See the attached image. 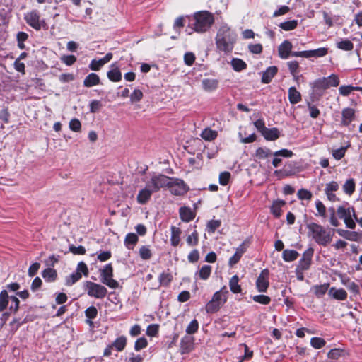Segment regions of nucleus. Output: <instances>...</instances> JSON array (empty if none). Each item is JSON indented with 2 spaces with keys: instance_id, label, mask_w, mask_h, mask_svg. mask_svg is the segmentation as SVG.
<instances>
[{
  "instance_id": "c85d7f7f",
  "label": "nucleus",
  "mask_w": 362,
  "mask_h": 362,
  "mask_svg": "<svg viewBox=\"0 0 362 362\" xmlns=\"http://www.w3.org/2000/svg\"><path fill=\"white\" fill-rule=\"evenodd\" d=\"M238 281L239 278L237 275H234L230 280V289L234 293H239L241 292V287L238 284Z\"/></svg>"
},
{
  "instance_id": "3c124183",
  "label": "nucleus",
  "mask_w": 362,
  "mask_h": 362,
  "mask_svg": "<svg viewBox=\"0 0 362 362\" xmlns=\"http://www.w3.org/2000/svg\"><path fill=\"white\" fill-rule=\"evenodd\" d=\"M199 323L197 320H193L187 327L186 332L189 334H194L198 330Z\"/></svg>"
},
{
  "instance_id": "c9c22d12",
  "label": "nucleus",
  "mask_w": 362,
  "mask_h": 362,
  "mask_svg": "<svg viewBox=\"0 0 362 362\" xmlns=\"http://www.w3.org/2000/svg\"><path fill=\"white\" fill-rule=\"evenodd\" d=\"M187 244L189 246H196L199 243V233L197 230L193 231L186 238Z\"/></svg>"
},
{
  "instance_id": "49530a36",
  "label": "nucleus",
  "mask_w": 362,
  "mask_h": 362,
  "mask_svg": "<svg viewBox=\"0 0 362 362\" xmlns=\"http://www.w3.org/2000/svg\"><path fill=\"white\" fill-rule=\"evenodd\" d=\"M337 47L343 50L351 51L354 48V45L350 40H345L338 42Z\"/></svg>"
},
{
  "instance_id": "5fc2aeb1",
  "label": "nucleus",
  "mask_w": 362,
  "mask_h": 362,
  "mask_svg": "<svg viewBox=\"0 0 362 362\" xmlns=\"http://www.w3.org/2000/svg\"><path fill=\"white\" fill-rule=\"evenodd\" d=\"M143 98V93L139 89H135L130 95V100L132 103L139 102Z\"/></svg>"
},
{
  "instance_id": "a18cd8bd",
  "label": "nucleus",
  "mask_w": 362,
  "mask_h": 362,
  "mask_svg": "<svg viewBox=\"0 0 362 362\" xmlns=\"http://www.w3.org/2000/svg\"><path fill=\"white\" fill-rule=\"evenodd\" d=\"M272 154L269 149L258 148L256 150L255 156L259 159H264L269 157Z\"/></svg>"
},
{
  "instance_id": "774afa93",
  "label": "nucleus",
  "mask_w": 362,
  "mask_h": 362,
  "mask_svg": "<svg viewBox=\"0 0 362 362\" xmlns=\"http://www.w3.org/2000/svg\"><path fill=\"white\" fill-rule=\"evenodd\" d=\"M195 55L192 52H187L184 56L185 63L187 66H192L195 61Z\"/></svg>"
},
{
  "instance_id": "603ef678",
  "label": "nucleus",
  "mask_w": 362,
  "mask_h": 362,
  "mask_svg": "<svg viewBox=\"0 0 362 362\" xmlns=\"http://www.w3.org/2000/svg\"><path fill=\"white\" fill-rule=\"evenodd\" d=\"M310 344L314 348L320 349L325 345V341L320 337H313Z\"/></svg>"
},
{
  "instance_id": "09e8293b",
  "label": "nucleus",
  "mask_w": 362,
  "mask_h": 362,
  "mask_svg": "<svg viewBox=\"0 0 362 362\" xmlns=\"http://www.w3.org/2000/svg\"><path fill=\"white\" fill-rule=\"evenodd\" d=\"M297 195L300 199L310 200L313 197L312 193L305 189L298 190Z\"/></svg>"
},
{
  "instance_id": "ea45409f",
  "label": "nucleus",
  "mask_w": 362,
  "mask_h": 362,
  "mask_svg": "<svg viewBox=\"0 0 362 362\" xmlns=\"http://www.w3.org/2000/svg\"><path fill=\"white\" fill-rule=\"evenodd\" d=\"M127 344V339L125 337L122 336L115 339L112 343V346L115 347L117 351H122Z\"/></svg>"
},
{
  "instance_id": "f704fd0d",
  "label": "nucleus",
  "mask_w": 362,
  "mask_h": 362,
  "mask_svg": "<svg viewBox=\"0 0 362 362\" xmlns=\"http://www.w3.org/2000/svg\"><path fill=\"white\" fill-rule=\"evenodd\" d=\"M201 136L206 141H211L216 138L217 132L209 128H206L202 132Z\"/></svg>"
},
{
  "instance_id": "dca6fc26",
  "label": "nucleus",
  "mask_w": 362,
  "mask_h": 362,
  "mask_svg": "<svg viewBox=\"0 0 362 362\" xmlns=\"http://www.w3.org/2000/svg\"><path fill=\"white\" fill-rule=\"evenodd\" d=\"M337 233L340 236L350 241H358L361 238L360 233L356 231L338 229Z\"/></svg>"
},
{
  "instance_id": "864d4df0",
  "label": "nucleus",
  "mask_w": 362,
  "mask_h": 362,
  "mask_svg": "<svg viewBox=\"0 0 362 362\" xmlns=\"http://www.w3.org/2000/svg\"><path fill=\"white\" fill-rule=\"evenodd\" d=\"M221 221L211 220L207 223V230L210 233H214L221 226Z\"/></svg>"
},
{
  "instance_id": "f257e3e1",
  "label": "nucleus",
  "mask_w": 362,
  "mask_h": 362,
  "mask_svg": "<svg viewBox=\"0 0 362 362\" xmlns=\"http://www.w3.org/2000/svg\"><path fill=\"white\" fill-rule=\"evenodd\" d=\"M168 181L167 176L164 175H153L150 180L146 182V186L139 190L136 197L137 202L140 204L147 203L150 200L152 194L165 187V185L168 184Z\"/></svg>"
},
{
  "instance_id": "aec40b11",
  "label": "nucleus",
  "mask_w": 362,
  "mask_h": 362,
  "mask_svg": "<svg viewBox=\"0 0 362 362\" xmlns=\"http://www.w3.org/2000/svg\"><path fill=\"white\" fill-rule=\"evenodd\" d=\"M170 243L173 246L177 247L180 242L181 230L175 226H172L171 228Z\"/></svg>"
},
{
  "instance_id": "de8ad7c7",
  "label": "nucleus",
  "mask_w": 362,
  "mask_h": 362,
  "mask_svg": "<svg viewBox=\"0 0 362 362\" xmlns=\"http://www.w3.org/2000/svg\"><path fill=\"white\" fill-rule=\"evenodd\" d=\"M139 255L141 259L147 260L151 259L152 256L151 250L146 246H142L139 249Z\"/></svg>"
},
{
  "instance_id": "4468645a",
  "label": "nucleus",
  "mask_w": 362,
  "mask_h": 362,
  "mask_svg": "<svg viewBox=\"0 0 362 362\" xmlns=\"http://www.w3.org/2000/svg\"><path fill=\"white\" fill-rule=\"evenodd\" d=\"M194 349V338L191 337H184L180 343L181 354L189 353Z\"/></svg>"
},
{
  "instance_id": "0eeeda50",
  "label": "nucleus",
  "mask_w": 362,
  "mask_h": 362,
  "mask_svg": "<svg viewBox=\"0 0 362 362\" xmlns=\"http://www.w3.org/2000/svg\"><path fill=\"white\" fill-rule=\"evenodd\" d=\"M86 288L88 295L96 298H103L107 293L105 286L92 281H86Z\"/></svg>"
},
{
  "instance_id": "79ce46f5",
  "label": "nucleus",
  "mask_w": 362,
  "mask_h": 362,
  "mask_svg": "<svg viewBox=\"0 0 362 362\" xmlns=\"http://www.w3.org/2000/svg\"><path fill=\"white\" fill-rule=\"evenodd\" d=\"M308 58L313 57H323L327 54V49L319 48L314 50L307 51Z\"/></svg>"
},
{
  "instance_id": "bf43d9fd",
  "label": "nucleus",
  "mask_w": 362,
  "mask_h": 362,
  "mask_svg": "<svg viewBox=\"0 0 362 362\" xmlns=\"http://www.w3.org/2000/svg\"><path fill=\"white\" fill-rule=\"evenodd\" d=\"M326 79L327 80L329 88L330 86L336 87L339 83V78L336 74H331L329 77H327Z\"/></svg>"
},
{
  "instance_id": "6e6d98bb",
  "label": "nucleus",
  "mask_w": 362,
  "mask_h": 362,
  "mask_svg": "<svg viewBox=\"0 0 362 362\" xmlns=\"http://www.w3.org/2000/svg\"><path fill=\"white\" fill-rule=\"evenodd\" d=\"M81 278V274H79L76 271L66 278V284L72 285L78 281Z\"/></svg>"
},
{
  "instance_id": "9b49d317",
  "label": "nucleus",
  "mask_w": 362,
  "mask_h": 362,
  "mask_svg": "<svg viewBox=\"0 0 362 362\" xmlns=\"http://www.w3.org/2000/svg\"><path fill=\"white\" fill-rule=\"evenodd\" d=\"M313 253V252L312 250L305 251L303 255V257L299 261L297 269L303 271L308 270L311 264Z\"/></svg>"
},
{
  "instance_id": "6e6552de",
  "label": "nucleus",
  "mask_w": 362,
  "mask_h": 362,
  "mask_svg": "<svg viewBox=\"0 0 362 362\" xmlns=\"http://www.w3.org/2000/svg\"><path fill=\"white\" fill-rule=\"evenodd\" d=\"M24 18L26 23L36 30H40L45 25V21L40 19V14L36 10L28 12Z\"/></svg>"
},
{
  "instance_id": "4c0bfd02",
  "label": "nucleus",
  "mask_w": 362,
  "mask_h": 362,
  "mask_svg": "<svg viewBox=\"0 0 362 362\" xmlns=\"http://www.w3.org/2000/svg\"><path fill=\"white\" fill-rule=\"evenodd\" d=\"M231 66H233V69L236 71H240L245 69H246L247 64L246 63L238 58L233 59L231 61Z\"/></svg>"
},
{
  "instance_id": "e433bc0d",
  "label": "nucleus",
  "mask_w": 362,
  "mask_h": 362,
  "mask_svg": "<svg viewBox=\"0 0 362 362\" xmlns=\"http://www.w3.org/2000/svg\"><path fill=\"white\" fill-rule=\"evenodd\" d=\"M283 259L286 262H291L297 259L298 256V252L293 250H285L283 252Z\"/></svg>"
},
{
  "instance_id": "423d86ee",
  "label": "nucleus",
  "mask_w": 362,
  "mask_h": 362,
  "mask_svg": "<svg viewBox=\"0 0 362 362\" xmlns=\"http://www.w3.org/2000/svg\"><path fill=\"white\" fill-rule=\"evenodd\" d=\"M101 281L111 288H117L119 283L112 279L113 269L111 264H107L104 268L100 269Z\"/></svg>"
},
{
  "instance_id": "b1692460",
  "label": "nucleus",
  "mask_w": 362,
  "mask_h": 362,
  "mask_svg": "<svg viewBox=\"0 0 362 362\" xmlns=\"http://www.w3.org/2000/svg\"><path fill=\"white\" fill-rule=\"evenodd\" d=\"M100 83L99 76L94 73H91L88 74L83 81V85L86 87H92L93 86L98 85Z\"/></svg>"
},
{
  "instance_id": "473e14b6",
  "label": "nucleus",
  "mask_w": 362,
  "mask_h": 362,
  "mask_svg": "<svg viewBox=\"0 0 362 362\" xmlns=\"http://www.w3.org/2000/svg\"><path fill=\"white\" fill-rule=\"evenodd\" d=\"M138 242V237L135 233H129L127 235L124 243L129 249H132Z\"/></svg>"
},
{
  "instance_id": "1a4fd4ad",
  "label": "nucleus",
  "mask_w": 362,
  "mask_h": 362,
  "mask_svg": "<svg viewBox=\"0 0 362 362\" xmlns=\"http://www.w3.org/2000/svg\"><path fill=\"white\" fill-rule=\"evenodd\" d=\"M167 178L169 181L168 184L165 185V187H168L172 194L180 196L187 192L188 188L182 180L178 179L174 180L168 177H167Z\"/></svg>"
},
{
  "instance_id": "2eb2a0df",
  "label": "nucleus",
  "mask_w": 362,
  "mask_h": 362,
  "mask_svg": "<svg viewBox=\"0 0 362 362\" xmlns=\"http://www.w3.org/2000/svg\"><path fill=\"white\" fill-rule=\"evenodd\" d=\"M203 89L206 92H212L218 86V81L215 78H204L202 81Z\"/></svg>"
},
{
  "instance_id": "bb28decb",
  "label": "nucleus",
  "mask_w": 362,
  "mask_h": 362,
  "mask_svg": "<svg viewBox=\"0 0 362 362\" xmlns=\"http://www.w3.org/2000/svg\"><path fill=\"white\" fill-rule=\"evenodd\" d=\"M329 284L316 285L312 288V290L313 291L315 295L317 298H320L326 293V292L327 291V290L329 288Z\"/></svg>"
},
{
  "instance_id": "a19ab883",
  "label": "nucleus",
  "mask_w": 362,
  "mask_h": 362,
  "mask_svg": "<svg viewBox=\"0 0 362 362\" xmlns=\"http://www.w3.org/2000/svg\"><path fill=\"white\" fill-rule=\"evenodd\" d=\"M298 25V21L296 20L288 21L280 23L279 27L284 30H292L295 29Z\"/></svg>"
},
{
  "instance_id": "338daca9",
  "label": "nucleus",
  "mask_w": 362,
  "mask_h": 362,
  "mask_svg": "<svg viewBox=\"0 0 362 362\" xmlns=\"http://www.w3.org/2000/svg\"><path fill=\"white\" fill-rule=\"evenodd\" d=\"M61 60L65 64L71 66L76 61V57L74 55H64L61 57Z\"/></svg>"
},
{
  "instance_id": "cd10ccee",
  "label": "nucleus",
  "mask_w": 362,
  "mask_h": 362,
  "mask_svg": "<svg viewBox=\"0 0 362 362\" xmlns=\"http://www.w3.org/2000/svg\"><path fill=\"white\" fill-rule=\"evenodd\" d=\"M108 78L114 82H118L122 79V73L117 67H114L107 72Z\"/></svg>"
},
{
  "instance_id": "4be33fe9",
  "label": "nucleus",
  "mask_w": 362,
  "mask_h": 362,
  "mask_svg": "<svg viewBox=\"0 0 362 362\" xmlns=\"http://www.w3.org/2000/svg\"><path fill=\"white\" fill-rule=\"evenodd\" d=\"M329 294L333 298L340 300H344L347 297L346 291L342 288L336 289L335 288H331L329 291Z\"/></svg>"
},
{
  "instance_id": "ddd939ff",
  "label": "nucleus",
  "mask_w": 362,
  "mask_h": 362,
  "mask_svg": "<svg viewBox=\"0 0 362 362\" xmlns=\"http://www.w3.org/2000/svg\"><path fill=\"white\" fill-rule=\"evenodd\" d=\"M291 42L288 40H285L278 48L279 57L282 59H287L291 53Z\"/></svg>"
},
{
  "instance_id": "f03ea898",
  "label": "nucleus",
  "mask_w": 362,
  "mask_h": 362,
  "mask_svg": "<svg viewBox=\"0 0 362 362\" xmlns=\"http://www.w3.org/2000/svg\"><path fill=\"white\" fill-rule=\"evenodd\" d=\"M237 35L226 25L221 26L216 36V45L218 51L228 54L232 52L236 42Z\"/></svg>"
},
{
  "instance_id": "20e7f679",
  "label": "nucleus",
  "mask_w": 362,
  "mask_h": 362,
  "mask_svg": "<svg viewBox=\"0 0 362 362\" xmlns=\"http://www.w3.org/2000/svg\"><path fill=\"white\" fill-rule=\"evenodd\" d=\"M309 233L319 245L326 246L331 243L332 235L326 230L322 226L315 223H310L307 226Z\"/></svg>"
},
{
  "instance_id": "680f3d73",
  "label": "nucleus",
  "mask_w": 362,
  "mask_h": 362,
  "mask_svg": "<svg viewBox=\"0 0 362 362\" xmlns=\"http://www.w3.org/2000/svg\"><path fill=\"white\" fill-rule=\"evenodd\" d=\"M148 344V342H147V340L146 339H145L144 337H141V338H139L136 342H135V345H134V349L136 350V351H139L144 348H145Z\"/></svg>"
},
{
  "instance_id": "412c9836",
  "label": "nucleus",
  "mask_w": 362,
  "mask_h": 362,
  "mask_svg": "<svg viewBox=\"0 0 362 362\" xmlns=\"http://www.w3.org/2000/svg\"><path fill=\"white\" fill-rule=\"evenodd\" d=\"M245 252V247L244 246V245H240L237 249H236V251H235V253L234 254V255L233 257H231L229 259V265L230 267H233V265H235V264H237L238 262V261L240 260V257H242L243 254Z\"/></svg>"
},
{
  "instance_id": "f8f14e48",
  "label": "nucleus",
  "mask_w": 362,
  "mask_h": 362,
  "mask_svg": "<svg viewBox=\"0 0 362 362\" xmlns=\"http://www.w3.org/2000/svg\"><path fill=\"white\" fill-rule=\"evenodd\" d=\"M112 58V53H107L106 55L99 59H93L91 61L89 67L93 71H98L100 69V68L105 65L106 63L109 62Z\"/></svg>"
},
{
  "instance_id": "7c9ffc66",
  "label": "nucleus",
  "mask_w": 362,
  "mask_h": 362,
  "mask_svg": "<svg viewBox=\"0 0 362 362\" xmlns=\"http://www.w3.org/2000/svg\"><path fill=\"white\" fill-rule=\"evenodd\" d=\"M42 277L47 281H54L57 276V274L56 270L52 268H47L42 272Z\"/></svg>"
},
{
  "instance_id": "4d7b16f0",
  "label": "nucleus",
  "mask_w": 362,
  "mask_h": 362,
  "mask_svg": "<svg viewBox=\"0 0 362 362\" xmlns=\"http://www.w3.org/2000/svg\"><path fill=\"white\" fill-rule=\"evenodd\" d=\"M69 251L74 255H84L86 250L85 247L82 245L76 247L74 245H71L69 246Z\"/></svg>"
},
{
  "instance_id": "a878e982",
  "label": "nucleus",
  "mask_w": 362,
  "mask_h": 362,
  "mask_svg": "<svg viewBox=\"0 0 362 362\" xmlns=\"http://www.w3.org/2000/svg\"><path fill=\"white\" fill-rule=\"evenodd\" d=\"M354 117V110L346 108L342 111V122L344 125H349Z\"/></svg>"
},
{
  "instance_id": "5701e85b",
  "label": "nucleus",
  "mask_w": 362,
  "mask_h": 362,
  "mask_svg": "<svg viewBox=\"0 0 362 362\" xmlns=\"http://www.w3.org/2000/svg\"><path fill=\"white\" fill-rule=\"evenodd\" d=\"M279 131L277 128H267L263 132L262 135L265 139L269 141H274L279 137Z\"/></svg>"
},
{
  "instance_id": "052dcab7",
  "label": "nucleus",
  "mask_w": 362,
  "mask_h": 362,
  "mask_svg": "<svg viewBox=\"0 0 362 362\" xmlns=\"http://www.w3.org/2000/svg\"><path fill=\"white\" fill-rule=\"evenodd\" d=\"M69 128L76 132H78L81 128V124L78 119H72L69 122Z\"/></svg>"
},
{
  "instance_id": "c03bdc74",
  "label": "nucleus",
  "mask_w": 362,
  "mask_h": 362,
  "mask_svg": "<svg viewBox=\"0 0 362 362\" xmlns=\"http://www.w3.org/2000/svg\"><path fill=\"white\" fill-rule=\"evenodd\" d=\"M211 272V267L209 265L203 266L199 272V276L200 279L206 280L207 279Z\"/></svg>"
},
{
  "instance_id": "58836bf2",
  "label": "nucleus",
  "mask_w": 362,
  "mask_h": 362,
  "mask_svg": "<svg viewBox=\"0 0 362 362\" xmlns=\"http://www.w3.org/2000/svg\"><path fill=\"white\" fill-rule=\"evenodd\" d=\"M343 189L346 194L349 195L352 194L355 190V182L354 179L347 180L343 185Z\"/></svg>"
},
{
  "instance_id": "72a5a7b5",
  "label": "nucleus",
  "mask_w": 362,
  "mask_h": 362,
  "mask_svg": "<svg viewBox=\"0 0 362 362\" xmlns=\"http://www.w3.org/2000/svg\"><path fill=\"white\" fill-rule=\"evenodd\" d=\"M326 77L319 78L314 81L313 88L315 90H325L329 88Z\"/></svg>"
},
{
  "instance_id": "8fccbe9b",
  "label": "nucleus",
  "mask_w": 362,
  "mask_h": 362,
  "mask_svg": "<svg viewBox=\"0 0 362 362\" xmlns=\"http://www.w3.org/2000/svg\"><path fill=\"white\" fill-rule=\"evenodd\" d=\"M252 298L254 301L262 305H268L271 301L270 298L264 295H257L253 296Z\"/></svg>"
},
{
  "instance_id": "9d476101",
  "label": "nucleus",
  "mask_w": 362,
  "mask_h": 362,
  "mask_svg": "<svg viewBox=\"0 0 362 362\" xmlns=\"http://www.w3.org/2000/svg\"><path fill=\"white\" fill-rule=\"evenodd\" d=\"M256 286L258 291L265 292L269 286V271L264 269L258 276Z\"/></svg>"
},
{
  "instance_id": "f3484780",
  "label": "nucleus",
  "mask_w": 362,
  "mask_h": 362,
  "mask_svg": "<svg viewBox=\"0 0 362 362\" xmlns=\"http://www.w3.org/2000/svg\"><path fill=\"white\" fill-rule=\"evenodd\" d=\"M180 216L182 221L189 222L195 217V214L192 209L187 206H182L180 209Z\"/></svg>"
},
{
  "instance_id": "13d9d810",
  "label": "nucleus",
  "mask_w": 362,
  "mask_h": 362,
  "mask_svg": "<svg viewBox=\"0 0 362 362\" xmlns=\"http://www.w3.org/2000/svg\"><path fill=\"white\" fill-rule=\"evenodd\" d=\"M273 155L275 157L281 156L284 158H291L293 156V153L288 149H281L277 151H275Z\"/></svg>"
},
{
  "instance_id": "39448f33",
  "label": "nucleus",
  "mask_w": 362,
  "mask_h": 362,
  "mask_svg": "<svg viewBox=\"0 0 362 362\" xmlns=\"http://www.w3.org/2000/svg\"><path fill=\"white\" fill-rule=\"evenodd\" d=\"M337 211L339 218L344 220V222L348 228L354 229L356 228V223L354 221H356L358 217L356 215L355 210L353 207L344 208V206H339Z\"/></svg>"
},
{
  "instance_id": "c756f323",
  "label": "nucleus",
  "mask_w": 362,
  "mask_h": 362,
  "mask_svg": "<svg viewBox=\"0 0 362 362\" xmlns=\"http://www.w3.org/2000/svg\"><path fill=\"white\" fill-rule=\"evenodd\" d=\"M10 297L6 290L0 293V311H4L8 306Z\"/></svg>"
},
{
  "instance_id": "37998d69",
  "label": "nucleus",
  "mask_w": 362,
  "mask_h": 362,
  "mask_svg": "<svg viewBox=\"0 0 362 362\" xmlns=\"http://www.w3.org/2000/svg\"><path fill=\"white\" fill-rule=\"evenodd\" d=\"M221 306L217 303L216 302H214L212 299L206 305V311L208 313H214L217 312Z\"/></svg>"
},
{
  "instance_id": "2f4dec72",
  "label": "nucleus",
  "mask_w": 362,
  "mask_h": 362,
  "mask_svg": "<svg viewBox=\"0 0 362 362\" xmlns=\"http://www.w3.org/2000/svg\"><path fill=\"white\" fill-rule=\"evenodd\" d=\"M285 205V202L282 200H278L273 203L271 211L274 216L276 218L281 216V209Z\"/></svg>"
},
{
  "instance_id": "0e129e2a",
  "label": "nucleus",
  "mask_w": 362,
  "mask_h": 362,
  "mask_svg": "<svg viewBox=\"0 0 362 362\" xmlns=\"http://www.w3.org/2000/svg\"><path fill=\"white\" fill-rule=\"evenodd\" d=\"M346 151V147H341L339 149L334 150L332 151V156L335 159L340 160L344 156Z\"/></svg>"
},
{
  "instance_id": "393cba45",
  "label": "nucleus",
  "mask_w": 362,
  "mask_h": 362,
  "mask_svg": "<svg viewBox=\"0 0 362 362\" xmlns=\"http://www.w3.org/2000/svg\"><path fill=\"white\" fill-rule=\"evenodd\" d=\"M288 100L291 104H296L301 100V94L295 87L288 89Z\"/></svg>"
},
{
  "instance_id": "69168bd1",
  "label": "nucleus",
  "mask_w": 362,
  "mask_h": 362,
  "mask_svg": "<svg viewBox=\"0 0 362 362\" xmlns=\"http://www.w3.org/2000/svg\"><path fill=\"white\" fill-rule=\"evenodd\" d=\"M354 89H357L352 86H341L339 88V93L344 96H347L349 93L354 90Z\"/></svg>"
},
{
  "instance_id": "6ab92c4d",
  "label": "nucleus",
  "mask_w": 362,
  "mask_h": 362,
  "mask_svg": "<svg viewBox=\"0 0 362 362\" xmlns=\"http://www.w3.org/2000/svg\"><path fill=\"white\" fill-rule=\"evenodd\" d=\"M278 69L275 66H269L263 73L262 77V82L263 83H269L274 76L276 74Z\"/></svg>"
},
{
  "instance_id": "a211bd4d",
  "label": "nucleus",
  "mask_w": 362,
  "mask_h": 362,
  "mask_svg": "<svg viewBox=\"0 0 362 362\" xmlns=\"http://www.w3.org/2000/svg\"><path fill=\"white\" fill-rule=\"evenodd\" d=\"M228 293L226 288L223 287L214 294L212 300L222 306L227 300Z\"/></svg>"
},
{
  "instance_id": "e2e57ef3",
  "label": "nucleus",
  "mask_w": 362,
  "mask_h": 362,
  "mask_svg": "<svg viewBox=\"0 0 362 362\" xmlns=\"http://www.w3.org/2000/svg\"><path fill=\"white\" fill-rule=\"evenodd\" d=\"M77 272L79 273V274H83L84 276H87L88 275V269L87 265L83 262H80L78 265L76 270Z\"/></svg>"
},
{
  "instance_id": "7ed1b4c3",
  "label": "nucleus",
  "mask_w": 362,
  "mask_h": 362,
  "mask_svg": "<svg viewBox=\"0 0 362 362\" xmlns=\"http://www.w3.org/2000/svg\"><path fill=\"white\" fill-rule=\"evenodd\" d=\"M190 27L197 33H204L208 30L214 22V16L209 11H202L194 14Z\"/></svg>"
}]
</instances>
